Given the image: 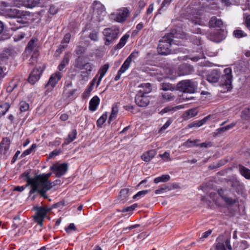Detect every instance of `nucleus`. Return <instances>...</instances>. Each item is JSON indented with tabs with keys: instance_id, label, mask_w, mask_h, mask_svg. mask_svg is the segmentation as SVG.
I'll return each instance as SVG.
<instances>
[{
	"instance_id": "f257e3e1",
	"label": "nucleus",
	"mask_w": 250,
	"mask_h": 250,
	"mask_svg": "<svg viewBox=\"0 0 250 250\" xmlns=\"http://www.w3.org/2000/svg\"><path fill=\"white\" fill-rule=\"evenodd\" d=\"M52 173L51 172L47 174H42L36 176V179L33 180L34 189L37 190V192L45 199L48 197L46 195V192L50 189L52 187V182L48 181V178Z\"/></svg>"
},
{
	"instance_id": "f03ea898",
	"label": "nucleus",
	"mask_w": 250,
	"mask_h": 250,
	"mask_svg": "<svg viewBox=\"0 0 250 250\" xmlns=\"http://www.w3.org/2000/svg\"><path fill=\"white\" fill-rule=\"evenodd\" d=\"M8 17L13 18L11 21L9 22L10 24L12 26L11 29L15 31L21 27V25H19L20 23H27V17L29 16L27 12L21 11L16 8H10L6 12Z\"/></svg>"
},
{
	"instance_id": "7ed1b4c3",
	"label": "nucleus",
	"mask_w": 250,
	"mask_h": 250,
	"mask_svg": "<svg viewBox=\"0 0 250 250\" xmlns=\"http://www.w3.org/2000/svg\"><path fill=\"white\" fill-rule=\"evenodd\" d=\"M175 38L171 34H169L163 37L159 41L158 47V51L161 55H167L171 52L170 47L172 44L179 45V43H176Z\"/></svg>"
},
{
	"instance_id": "20e7f679",
	"label": "nucleus",
	"mask_w": 250,
	"mask_h": 250,
	"mask_svg": "<svg viewBox=\"0 0 250 250\" xmlns=\"http://www.w3.org/2000/svg\"><path fill=\"white\" fill-rule=\"evenodd\" d=\"M40 0H27L26 1H21L18 0H2L0 1V6L6 7L8 6L21 7L24 5L28 8L36 6Z\"/></svg>"
},
{
	"instance_id": "39448f33",
	"label": "nucleus",
	"mask_w": 250,
	"mask_h": 250,
	"mask_svg": "<svg viewBox=\"0 0 250 250\" xmlns=\"http://www.w3.org/2000/svg\"><path fill=\"white\" fill-rule=\"evenodd\" d=\"M130 14L129 8L122 7L110 14V19L119 23H124Z\"/></svg>"
},
{
	"instance_id": "423d86ee",
	"label": "nucleus",
	"mask_w": 250,
	"mask_h": 250,
	"mask_svg": "<svg viewBox=\"0 0 250 250\" xmlns=\"http://www.w3.org/2000/svg\"><path fill=\"white\" fill-rule=\"evenodd\" d=\"M197 87V83L190 80L181 81L177 83L178 89L184 93H193Z\"/></svg>"
},
{
	"instance_id": "0eeeda50",
	"label": "nucleus",
	"mask_w": 250,
	"mask_h": 250,
	"mask_svg": "<svg viewBox=\"0 0 250 250\" xmlns=\"http://www.w3.org/2000/svg\"><path fill=\"white\" fill-rule=\"evenodd\" d=\"M232 69L230 67H228L224 70V74L221 78V85L226 91H229L232 88Z\"/></svg>"
},
{
	"instance_id": "6e6552de",
	"label": "nucleus",
	"mask_w": 250,
	"mask_h": 250,
	"mask_svg": "<svg viewBox=\"0 0 250 250\" xmlns=\"http://www.w3.org/2000/svg\"><path fill=\"white\" fill-rule=\"evenodd\" d=\"M119 32V29L115 27L105 28L103 31L105 45H109L116 40L118 38Z\"/></svg>"
},
{
	"instance_id": "1a4fd4ad",
	"label": "nucleus",
	"mask_w": 250,
	"mask_h": 250,
	"mask_svg": "<svg viewBox=\"0 0 250 250\" xmlns=\"http://www.w3.org/2000/svg\"><path fill=\"white\" fill-rule=\"evenodd\" d=\"M35 209L36 210V212L34 216V221L40 226L42 227L43 226V220L46 217L47 212L51 210V208H48L46 207H37L35 208Z\"/></svg>"
},
{
	"instance_id": "9d476101",
	"label": "nucleus",
	"mask_w": 250,
	"mask_h": 250,
	"mask_svg": "<svg viewBox=\"0 0 250 250\" xmlns=\"http://www.w3.org/2000/svg\"><path fill=\"white\" fill-rule=\"evenodd\" d=\"M227 33L226 31L223 29H216L213 32H208L207 37L212 42H219L225 39Z\"/></svg>"
},
{
	"instance_id": "9b49d317",
	"label": "nucleus",
	"mask_w": 250,
	"mask_h": 250,
	"mask_svg": "<svg viewBox=\"0 0 250 250\" xmlns=\"http://www.w3.org/2000/svg\"><path fill=\"white\" fill-rule=\"evenodd\" d=\"M62 76V74L60 72H56L50 76L48 83L45 85V88H47L45 91L46 94L53 90Z\"/></svg>"
},
{
	"instance_id": "f8f14e48",
	"label": "nucleus",
	"mask_w": 250,
	"mask_h": 250,
	"mask_svg": "<svg viewBox=\"0 0 250 250\" xmlns=\"http://www.w3.org/2000/svg\"><path fill=\"white\" fill-rule=\"evenodd\" d=\"M44 69V67L41 66L36 67L34 68L29 76V83L32 84H34L38 81Z\"/></svg>"
},
{
	"instance_id": "ddd939ff",
	"label": "nucleus",
	"mask_w": 250,
	"mask_h": 250,
	"mask_svg": "<svg viewBox=\"0 0 250 250\" xmlns=\"http://www.w3.org/2000/svg\"><path fill=\"white\" fill-rule=\"evenodd\" d=\"M93 5L95 14L99 16L98 21H102L104 19V17L106 14L104 6L97 0L93 2Z\"/></svg>"
},
{
	"instance_id": "4468645a",
	"label": "nucleus",
	"mask_w": 250,
	"mask_h": 250,
	"mask_svg": "<svg viewBox=\"0 0 250 250\" xmlns=\"http://www.w3.org/2000/svg\"><path fill=\"white\" fill-rule=\"evenodd\" d=\"M68 165L67 164L63 163L59 165H54L51 167V169L53 170L56 177H60L63 175L67 171Z\"/></svg>"
},
{
	"instance_id": "2eb2a0df",
	"label": "nucleus",
	"mask_w": 250,
	"mask_h": 250,
	"mask_svg": "<svg viewBox=\"0 0 250 250\" xmlns=\"http://www.w3.org/2000/svg\"><path fill=\"white\" fill-rule=\"evenodd\" d=\"M136 104L139 106H146L149 103L148 97L145 94L138 92L135 99Z\"/></svg>"
},
{
	"instance_id": "dca6fc26",
	"label": "nucleus",
	"mask_w": 250,
	"mask_h": 250,
	"mask_svg": "<svg viewBox=\"0 0 250 250\" xmlns=\"http://www.w3.org/2000/svg\"><path fill=\"white\" fill-rule=\"evenodd\" d=\"M75 66L80 70L85 69V73L87 75L90 74L94 67L93 65L91 63H83L82 62L79 61L78 59H76Z\"/></svg>"
},
{
	"instance_id": "f3484780",
	"label": "nucleus",
	"mask_w": 250,
	"mask_h": 250,
	"mask_svg": "<svg viewBox=\"0 0 250 250\" xmlns=\"http://www.w3.org/2000/svg\"><path fill=\"white\" fill-rule=\"evenodd\" d=\"M21 177L23 180L26 181V186H31V190L29 191L30 195H31L35 192H37V190H33L34 189V184L33 181L36 179V177L34 178H31L30 176L29 172L27 171H25L23 173H22L21 175Z\"/></svg>"
},
{
	"instance_id": "a211bd4d",
	"label": "nucleus",
	"mask_w": 250,
	"mask_h": 250,
	"mask_svg": "<svg viewBox=\"0 0 250 250\" xmlns=\"http://www.w3.org/2000/svg\"><path fill=\"white\" fill-rule=\"evenodd\" d=\"M11 141L9 138H3L0 143V153L6 155L10 148Z\"/></svg>"
},
{
	"instance_id": "6ab92c4d",
	"label": "nucleus",
	"mask_w": 250,
	"mask_h": 250,
	"mask_svg": "<svg viewBox=\"0 0 250 250\" xmlns=\"http://www.w3.org/2000/svg\"><path fill=\"white\" fill-rule=\"evenodd\" d=\"M183 145L187 147H190L191 146H200L201 147L208 148L211 147L212 146V144L211 142L209 141L205 142L200 144H196L195 140L191 141L190 139H188L185 142Z\"/></svg>"
},
{
	"instance_id": "aec40b11",
	"label": "nucleus",
	"mask_w": 250,
	"mask_h": 250,
	"mask_svg": "<svg viewBox=\"0 0 250 250\" xmlns=\"http://www.w3.org/2000/svg\"><path fill=\"white\" fill-rule=\"evenodd\" d=\"M220 75V71L219 70L214 69L207 75V80L210 83H216L218 81Z\"/></svg>"
},
{
	"instance_id": "412c9836",
	"label": "nucleus",
	"mask_w": 250,
	"mask_h": 250,
	"mask_svg": "<svg viewBox=\"0 0 250 250\" xmlns=\"http://www.w3.org/2000/svg\"><path fill=\"white\" fill-rule=\"evenodd\" d=\"M38 48V40L36 38L31 39L29 42L27 46L26 47V51L27 52L31 51L36 52Z\"/></svg>"
},
{
	"instance_id": "4be33fe9",
	"label": "nucleus",
	"mask_w": 250,
	"mask_h": 250,
	"mask_svg": "<svg viewBox=\"0 0 250 250\" xmlns=\"http://www.w3.org/2000/svg\"><path fill=\"white\" fill-rule=\"evenodd\" d=\"M193 71V67L187 64H183L179 68V74L180 75H188L191 74Z\"/></svg>"
},
{
	"instance_id": "5701e85b",
	"label": "nucleus",
	"mask_w": 250,
	"mask_h": 250,
	"mask_svg": "<svg viewBox=\"0 0 250 250\" xmlns=\"http://www.w3.org/2000/svg\"><path fill=\"white\" fill-rule=\"evenodd\" d=\"M139 55V52L138 51L134 50V51H133L126 58L125 62L123 64L124 65V67H127L128 68L132 60L136 59L137 57H138Z\"/></svg>"
},
{
	"instance_id": "b1692460",
	"label": "nucleus",
	"mask_w": 250,
	"mask_h": 250,
	"mask_svg": "<svg viewBox=\"0 0 250 250\" xmlns=\"http://www.w3.org/2000/svg\"><path fill=\"white\" fill-rule=\"evenodd\" d=\"M77 134V132L76 129H72V130L69 133L67 137L65 139V140L62 144V146L67 145L73 141L76 138Z\"/></svg>"
},
{
	"instance_id": "393cba45",
	"label": "nucleus",
	"mask_w": 250,
	"mask_h": 250,
	"mask_svg": "<svg viewBox=\"0 0 250 250\" xmlns=\"http://www.w3.org/2000/svg\"><path fill=\"white\" fill-rule=\"evenodd\" d=\"M184 108V106L183 105H177L175 106H167L166 107H165L164 109H163L160 113L162 115H163L164 113H173L174 112Z\"/></svg>"
},
{
	"instance_id": "a878e982",
	"label": "nucleus",
	"mask_w": 250,
	"mask_h": 250,
	"mask_svg": "<svg viewBox=\"0 0 250 250\" xmlns=\"http://www.w3.org/2000/svg\"><path fill=\"white\" fill-rule=\"evenodd\" d=\"M156 154V151L152 149L144 153L141 156L142 159L146 162H149L152 158H153Z\"/></svg>"
},
{
	"instance_id": "bb28decb",
	"label": "nucleus",
	"mask_w": 250,
	"mask_h": 250,
	"mask_svg": "<svg viewBox=\"0 0 250 250\" xmlns=\"http://www.w3.org/2000/svg\"><path fill=\"white\" fill-rule=\"evenodd\" d=\"M231 187L233 190L238 193L242 191L244 188L243 184L237 180L231 181Z\"/></svg>"
},
{
	"instance_id": "cd10ccee",
	"label": "nucleus",
	"mask_w": 250,
	"mask_h": 250,
	"mask_svg": "<svg viewBox=\"0 0 250 250\" xmlns=\"http://www.w3.org/2000/svg\"><path fill=\"white\" fill-rule=\"evenodd\" d=\"M223 23L221 20L218 19L216 17H212L209 20L208 25L210 27H221Z\"/></svg>"
},
{
	"instance_id": "c85d7f7f",
	"label": "nucleus",
	"mask_w": 250,
	"mask_h": 250,
	"mask_svg": "<svg viewBox=\"0 0 250 250\" xmlns=\"http://www.w3.org/2000/svg\"><path fill=\"white\" fill-rule=\"evenodd\" d=\"M109 68V65L108 64H104L103 66H102L98 72V74H100V76L99 77L98 80L97 82V86H99V84L101 83V82L103 78V77L104 76L105 73H106L107 71L108 70Z\"/></svg>"
},
{
	"instance_id": "c756f323",
	"label": "nucleus",
	"mask_w": 250,
	"mask_h": 250,
	"mask_svg": "<svg viewBox=\"0 0 250 250\" xmlns=\"http://www.w3.org/2000/svg\"><path fill=\"white\" fill-rule=\"evenodd\" d=\"M99 103V98L97 96L93 97L89 102V110L92 111H95L97 109V106H98Z\"/></svg>"
},
{
	"instance_id": "7c9ffc66",
	"label": "nucleus",
	"mask_w": 250,
	"mask_h": 250,
	"mask_svg": "<svg viewBox=\"0 0 250 250\" xmlns=\"http://www.w3.org/2000/svg\"><path fill=\"white\" fill-rule=\"evenodd\" d=\"M215 117H214V115H208L205 117L202 120L199 121L198 123H193L190 124L189 125H203L204 124L206 123L208 124H211L213 122H212V120H213Z\"/></svg>"
},
{
	"instance_id": "2f4dec72",
	"label": "nucleus",
	"mask_w": 250,
	"mask_h": 250,
	"mask_svg": "<svg viewBox=\"0 0 250 250\" xmlns=\"http://www.w3.org/2000/svg\"><path fill=\"white\" fill-rule=\"evenodd\" d=\"M118 111L119 109L117 104H114L112 105L111 113L108 120V123L109 124H110L111 123V121L116 118Z\"/></svg>"
},
{
	"instance_id": "473e14b6",
	"label": "nucleus",
	"mask_w": 250,
	"mask_h": 250,
	"mask_svg": "<svg viewBox=\"0 0 250 250\" xmlns=\"http://www.w3.org/2000/svg\"><path fill=\"white\" fill-rule=\"evenodd\" d=\"M138 92L145 95L150 92L152 90L151 84L149 83L142 84Z\"/></svg>"
},
{
	"instance_id": "72a5a7b5",
	"label": "nucleus",
	"mask_w": 250,
	"mask_h": 250,
	"mask_svg": "<svg viewBox=\"0 0 250 250\" xmlns=\"http://www.w3.org/2000/svg\"><path fill=\"white\" fill-rule=\"evenodd\" d=\"M69 57L70 55L68 53H65L64 54L63 60L58 67V69L60 71H62L65 66L68 64L69 62Z\"/></svg>"
},
{
	"instance_id": "f704fd0d",
	"label": "nucleus",
	"mask_w": 250,
	"mask_h": 250,
	"mask_svg": "<svg viewBox=\"0 0 250 250\" xmlns=\"http://www.w3.org/2000/svg\"><path fill=\"white\" fill-rule=\"evenodd\" d=\"M239 171L241 174L246 179L250 180V169L242 165H240Z\"/></svg>"
},
{
	"instance_id": "c9c22d12",
	"label": "nucleus",
	"mask_w": 250,
	"mask_h": 250,
	"mask_svg": "<svg viewBox=\"0 0 250 250\" xmlns=\"http://www.w3.org/2000/svg\"><path fill=\"white\" fill-rule=\"evenodd\" d=\"M128 38V35H124L120 39L119 42L115 46V49L117 50L122 48L125 45Z\"/></svg>"
},
{
	"instance_id": "e433bc0d",
	"label": "nucleus",
	"mask_w": 250,
	"mask_h": 250,
	"mask_svg": "<svg viewBox=\"0 0 250 250\" xmlns=\"http://www.w3.org/2000/svg\"><path fill=\"white\" fill-rule=\"evenodd\" d=\"M170 176L168 174L162 175L161 176L156 177L154 180V182L157 184L160 182H166L170 180Z\"/></svg>"
},
{
	"instance_id": "4c0bfd02",
	"label": "nucleus",
	"mask_w": 250,
	"mask_h": 250,
	"mask_svg": "<svg viewBox=\"0 0 250 250\" xmlns=\"http://www.w3.org/2000/svg\"><path fill=\"white\" fill-rule=\"evenodd\" d=\"M10 107V104L7 102L0 105V118L6 113Z\"/></svg>"
},
{
	"instance_id": "58836bf2",
	"label": "nucleus",
	"mask_w": 250,
	"mask_h": 250,
	"mask_svg": "<svg viewBox=\"0 0 250 250\" xmlns=\"http://www.w3.org/2000/svg\"><path fill=\"white\" fill-rule=\"evenodd\" d=\"M241 118L243 120H250V106L245 108L242 112Z\"/></svg>"
},
{
	"instance_id": "ea45409f",
	"label": "nucleus",
	"mask_w": 250,
	"mask_h": 250,
	"mask_svg": "<svg viewBox=\"0 0 250 250\" xmlns=\"http://www.w3.org/2000/svg\"><path fill=\"white\" fill-rule=\"evenodd\" d=\"M198 113V111L195 108L189 109L186 111L184 114V117L187 119H189L196 116Z\"/></svg>"
},
{
	"instance_id": "a19ab883",
	"label": "nucleus",
	"mask_w": 250,
	"mask_h": 250,
	"mask_svg": "<svg viewBox=\"0 0 250 250\" xmlns=\"http://www.w3.org/2000/svg\"><path fill=\"white\" fill-rule=\"evenodd\" d=\"M161 89L164 91H173L175 89L174 86L169 83H163L161 84Z\"/></svg>"
},
{
	"instance_id": "79ce46f5",
	"label": "nucleus",
	"mask_w": 250,
	"mask_h": 250,
	"mask_svg": "<svg viewBox=\"0 0 250 250\" xmlns=\"http://www.w3.org/2000/svg\"><path fill=\"white\" fill-rule=\"evenodd\" d=\"M232 126H225L222 127H220L216 130L215 132H213V136L216 137L219 134H221L222 133L226 131L229 129Z\"/></svg>"
},
{
	"instance_id": "37998d69",
	"label": "nucleus",
	"mask_w": 250,
	"mask_h": 250,
	"mask_svg": "<svg viewBox=\"0 0 250 250\" xmlns=\"http://www.w3.org/2000/svg\"><path fill=\"white\" fill-rule=\"evenodd\" d=\"M37 147V145L36 144H33L31 146L30 148H29L28 149L25 150V151H24L21 157V158H23L27 155H28L29 154H30L33 151H34L35 149V148H36Z\"/></svg>"
},
{
	"instance_id": "c03bdc74",
	"label": "nucleus",
	"mask_w": 250,
	"mask_h": 250,
	"mask_svg": "<svg viewBox=\"0 0 250 250\" xmlns=\"http://www.w3.org/2000/svg\"><path fill=\"white\" fill-rule=\"evenodd\" d=\"M221 197L222 199L226 202V203L229 206H232L235 204L237 202V200L236 199L228 197L225 195L222 196Z\"/></svg>"
},
{
	"instance_id": "a18cd8bd",
	"label": "nucleus",
	"mask_w": 250,
	"mask_h": 250,
	"mask_svg": "<svg viewBox=\"0 0 250 250\" xmlns=\"http://www.w3.org/2000/svg\"><path fill=\"white\" fill-rule=\"evenodd\" d=\"M85 52V48L82 46H78L75 50V53L78 56V59L80 61L81 56Z\"/></svg>"
},
{
	"instance_id": "49530a36",
	"label": "nucleus",
	"mask_w": 250,
	"mask_h": 250,
	"mask_svg": "<svg viewBox=\"0 0 250 250\" xmlns=\"http://www.w3.org/2000/svg\"><path fill=\"white\" fill-rule=\"evenodd\" d=\"M149 190H143L138 192L135 195H134L133 197L134 199L138 200L139 199L141 198L142 197L144 196L147 193L149 192Z\"/></svg>"
},
{
	"instance_id": "de8ad7c7",
	"label": "nucleus",
	"mask_w": 250,
	"mask_h": 250,
	"mask_svg": "<svg viewBox=\"0 0 250 250\" xmlns=\"http://www.w3.org/2000/svg\"><path fill=\"white\" fill-rule=\"evenodd\" d=\"M129 192L128 188H124L121 189L120 192V197L121 200H125L128 197Z\"/></svg>"
},
{
	"instance_id": "09e8293b",
	"label": "nucleus",
	"mask_w": 250,
	"mask_h": 250,
	"mask_svg": "<svg viewBox=\"0 0 250 250\" xmlns=\"http://www.w3.org/2000/svg\"><path fill=\"white\" fill-rule=\"evenodd\" d=\"M163 98L167 101L173 100L175 98L174 96L170 92L162 93Z\"/></svg>"
},
{
	"instance_id": "8fccbe9b",
	"label": "nucleus",
	"mask_w": 250,
	"mask_h": 250,
	"mask_svg": "<svg viewBox=\"0 0 250 250\" xmlns=\"http://www.w3.org/2000/svg\"><path fill=\"white\" fill-rule=\"evenodd\" d=\"M20 110L21 112H25L29 109V105L24 101H21L19 104Z\"/></svg>"
},
{
	"instance_id": "3c124183",
	"label": "nucleus",
	"mask_w": 250,
	"mask_h": 250,
	"mask_svg": "<svg viewBox=\"0 0 250 250\" xmlns=\"http://www.w3.org/2000/svg\"><path fill=\"white\" fill-rule=\"evenodd\" d=\"M171 190L170 188H169V187L166 185H163L161 186V187L159 188L158 189H156L155 191V193L156 194H159L162 193L164 192L166 190Z\"/></svg>"
},
{
	"instance_id": "603ef678",
	"label": "nucleus",
	"mask_w": 250,
	"mask_h": 250,
	"mask_svg": "<svg viewBox=\"0 0 250 250\" xmlns=\"http://www.w3.org/2000/svg\"><path fill=\"white\" fill-rule=\"evenodd\" d=\"M124 65L122 64L121 67L120 68L118 72V74L115 77V80L118 81L121 78V75L122 73H124L127 69V67H124Z\"/></svg>"
},
{
	"instance_id": "864d4df0",
	"label": "nucleus",
	"mask_w": 250,
	"mask_h": 250,
	"mask_svg": "<svg viewBox=\"0 0 250 250\" xmlns=\"http://www.w3.org/2000/svg\"><path fill=\"white\" fill-rule=\"evenodd\" d=\"M137 207V204H134L130 206L127 207L126 208H124L122 212H131L133 210H134L135 208Z\"/></svg>"
},
{
	"instance_id": "5fc2aeb1",
	"label": "nucleus",
	"mask_w": 250,
	"mask_h": 250,
	"mask_svg": "<svg viewBox=\"0 0 250 250\" xmlns=\"http://www.w3.org/2000/svg\"><path fill=\"white\" fill-rule=\"evenodd\" d=\"M233 35L236 38H240L246 36L244 32L241 30H236L233 32Z\"/></svg>"
},
{
	"instance_id": "6e6d98bb",
	"label": "nucleus",
	"mask_w": 250,
	"mask_h": 250,
	"mask_svg": "<svg viewBox=\"0 0 250 250\" xmlns=\"http://www.w3.org/2000/svg\"><path fill=\"white\" fill-rule=\"evenodd\" d=\"M107 118V114L105 113L98 120L97 125H102L106 121Z\"/></svg>"
},
{
	"instance_id": "4d7b16f0",
	"label": "nucleus",
	"mask_w": 250,
	"mask_h": 250,
	"mask_svg": "<svg viewBox=\"0 0 250 250\" xmlns=\"http://www.w3.org/2000/svg\"><path fill=\"white\" fill-rule=\"evenodd\" d=\"M244 18L246 23V26L250 31V15L247 13L244 15Z\"/></svg>"
},
{
	"instance_id": "13d9d810",
	"label": "nucleus",
	"mask_w": 250,
	"mask_h": 250,
	"mask_svg": "<svg viewBox=\"0 0 250 250\" xmlns=\"http://www.w3.org/2000/svg\"><path fill=\"white\" fill-rule=\"evenodd\" d=\"M89 38L93 41H97L98 40V32L96 31H92L89 35Z\"/></svg>"
},
{
	"instance_id": "bf43d9fd",
	"label": "nucleus",
	"mask_w": 250,
	"mask_h": 250,
	"mask_svg": "<svg viewBox=\"0 0 250 250\" xmlns=\"http://www.w3.org/2000/svg\"><path fill=\"white\" fill-rule=\"evenodd\" d=\"M171 0H164L161 5L159 9V11L160 12L164 9V7H167L170 3Z\"/></svg>"
},
{
	"instance_id": "052dcab7",
	"label": "nucleus",
	"mask_w": 250,
	"mask_h": 250,
	"mask_svg": "<svg viewBox=\"0 0 250 250\" xmlns=\"http://www.w3.org/2000/svg\"><path fill=\"white\" fill-rule=\"evenodd\" d=\"M75 229L76 227L73 223L70 224L69 226L65 229L66 232L67 233H70L72 230H75Z\"/></svg>"
},
{
	"instance_id": "680f3d73",
	"label": "nucleus",
	"mask_w": 250,
	"mask_h": 250,
	"mask_svg": "<svg viewBox=\"0 0 250 250\" xmlns=\"http://www.w3.org/2000/svg\"><path fill=\"white\" fill-rule=\"evenodd\" d=\"M70 38H71L70 34H69V33L66 34L62 42V43H68L70 41Z\"/></svg>"
},
{
	"instance_id": "e2e57ef3",
	"label": "nucleus",
	"mask_w": 250,
	"mask_h": 250,
	"mask_svg": "<svg viewBox=\"0 0 250 250\" xmlns=\"http://www.w3.org/2000/svg\"><path fill=\"white\" fill-rule=\"evenodd\" d=\"M216 250H226L225 244L223 243L218 242L216 245Z\"/></svg>"
},
{
	"instance_id": "0e129e2a",
	"label": "nucleus",
	"mask_w": 250,
	"mask_h": 250,
	"mask_svg": "<svg viewBox=\"0 0 250 250\" xmlns=\"http://www.w3.org/2000/svg\"><path fill=\"white\" fill-rule=\"evenodd\" d=\"M17 86V83L14 82H11L10 83L9 86L7 88V90L9 92L12 91Z\"/></svg>"
},
{
	"instance_id": "69168bd1",
	"label": "nucleus",
	"mask_w": 250,
	"mask_h": 250,
	"mask_svg": "<svg viewBox=\"0 0 250 250\" xmlns=\"http://www.w3.org/2000/svg\"><path fill=\"white\" fill-rule=\"evenodd\" d=\"M62 152V150L61 149H55L54 150H53V151H52L50 154H49V157H53L54 156H57L59 154L61 153V152Z\"/></svg>"
},
{
	"instance_id": "338daca9",
	"label": "nucleus",
	"mask_w": 250,
	"mask_h": 250,
	"mask_svg": "<svg viewBox=\"0 0 250 250\" xmlns=\"http://www.w3.org/2000/svg\"><path fill=\"white\" fill-rule=\"evenodd\" d=\"M160 157H161V158H166V161H170V154H169V153L167 152V151H166L163 154H160L159 155Z\"/></svg>"
},
{
	"instance_id": "774afa93",
	"label": "nucleus",
	"mask_w": 250,
	"mask_h": 250,
	"mask_svg": "<svg viewBox=\"0 0 250 250\" xmlns=\"http://www.w3.org/2000/svg\"><path fill=\"white\" fill-rule=\"evenodd\" d=\"M58 9L54 5H51L49 8V12L52 15H54L57 13Z\"/></svg>"
}]
</instances>
